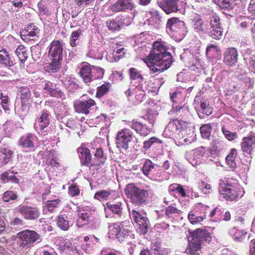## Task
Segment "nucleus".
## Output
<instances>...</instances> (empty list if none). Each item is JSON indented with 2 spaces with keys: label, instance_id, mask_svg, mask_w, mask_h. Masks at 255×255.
I'll return each instance as SVG.
<instances>
[{
  "label": "nucleus",
  "instance_id": "obj_48",
  "mask_svg": "<svg viewBox=\"0 0 255 255\" xmlns=\"http://www.w3.org/2000/svg\"><path fill=\"white\" fill-rule=\"evenodd\" d=\"M219 49L216 45L210 44L206 49V54L210 56H216L219 53Z\"/></svg>",
  "mask_w": 255,
  "mask_h": 255
},
{
  "label": "nucleus",
  "instance_id": "obj_12",
  "mask_svg": "<svg viewBox=\"0 0 255 255\" xmlns=\"http://www.w3.org/2000/svg\"><path fill=\"white\" fill-rule=\"evenodd\" d=\"M133 139L132 132L128 129H124L119 131L116 136V143L119 148H128V143Z\"/></svg>",
  "mask_w": 255,
  "mask_h": 255
},
{
  "label": "nucleus",
  "instance_id": "obj_30",
  "mask_svg": "<svg viewBox=\"0 0 255 255\" xmlns=\"http://www.w3.org/2000/svg\"><path fill=\"white\" fill-rule=\"evenodd\" d=\"M205 218V215L204 214L199 215L197 211H191L188 215L189 221L193 225L200 223Z\"/></svg>",
  "mask_w": 255,
  "mask_h": 255
},
{
  "label": "nucleus",
  "instance_id": "obj_4",
  "mask_svg": "<svg viewBox=\"0 0 255 255\" xmlns=\"http://www.w3.org/2000/svg\"><path fill=\"white\" fill-rule=\"evenodd\" d=\"M125 193L135 205L145 204L148 197L147 191L136 187L133 184H128L125 189Z\"/></svg>",
  "mask_w": 255,
  "mask_h": 255
},
{
  "label": "nucleus",
  "instance_id": "obj_19",
  "mask_svg": "<svg viewBox=\"0 0 255 255\" xmlns=\"http://www.w3.org/2000/svg\"><path fill=\"white\" fill-rule=\"evenodd\" d=\"M157 166L153 164L151 160L146 159L142 167L143 173L151 179H155L157 177L154 172L157 171Z\"/></svg>",
  "mask_w": 255,
  "mask_h": 255
},
{
  "label": "nucleus",
  "instance_id": "obj_25",
  "mask_svg": "<svg viewBox=\"0 0 255 255\" xmlns=\"http://www.w3.org/2000/svg\"><path fill=\"white\" fill-rule=\"evenodd\" d=\"M37 140L34 134L28 133L21 136L19 140V144L23 147H32L34 146V142Z\"/></svg>",
  "mask_w": 255,
  "mask_h": 255
},
{
  "label": "nucleus",
  "instance_id": "obj_50",
  "mask_svg": "<svg viewBox=\"0 0 255 255\" xmlns=\"http://www.w3.org/2000/svg\"><path fill=\"white\" fill-rule=\"evenodd\" d=\"M17 198V195L13 191H6L3 195L4 201L8 202L10 200H15Z\"/></svg>",
  "mask_w": 255,
  "mask_h": 255
},
{
  "label": "nucleus",
  "instance_id": "obj_54",
  "mask_svg": "<svg viewBox=\"0 0 255 255\" xmlns=\"http://www.w3.org/2000/svg\"><path fill=\"white\" fill-rule=\"evenodd\" d=\"M60 200L59 199L56 200L47 201L45 204L49 211H52L54 208L57 207L60 203Z\"/></svg>",
  "mask_w": 255,
  "mask_h": 255
},
{
  "label": "nucleus",
  "instance_id": "obj_15",
  "mask_svg": "<svg viewBox=\"0 0 255 255\" xmlns=\"http://www.w3.org/2000/svg\"><path fill=\"white\" fill-rule=\"evenodd\" d=\"M135 8V4L132 2L131 0H118L113 4L109 7V10L112 13L126 11L127 10H133Z\"/></svg>",
  "mask_w": 255,
  "mask_h": 255
},
{
  "label": "nucleus",
  "instance_id": "obj_33",
  "mask_svg": "<svg viewBox=\"0 0 255 255\" xmlns=\"http://www.w3.org/2000/svg\"><path fill=\"white\" fill-rule=\"evenodd\" d=\"M129 224L128 221H124L119 223V234L121 236V241H122L123 238H125L128 237L129 233Z\"/></svg>",
  "mask_w": 255,
  "mask_h": 255
},
{
  "label": "nucleus",
  "instance_id": "obj_17",
  "mask_svg": "<svg viewBox=\"0 0 255 255\" xmlns=\"http://www.w3.org/2000/svg\"><path fill=\"white\" fill-rule=\"evenodd\" d=\"M96 105L94 100L89 99L85 101H79L77 102L75 105V111L78 113H84L86 115L89 114V110Z\"/></svg>",
  "mask_w": 255,
  "mask_h": 255
},
{
  "label": "nucleus",
  "instance_id": "obj_27",
  "mask_svg": "<svg viewBox=\"0 0 255 255\" xmlns=\"http://www.w3.org/2000/svg\"><path fill=\"white\" fill-rule=\"evenodd\" d=\"M127 18V17H125L123 16L118 22L114 20L109 21L107 23V27L111 30H119L123 26L128 25L130 23L129 20L127 22L125 21Z\"/></svg>",
  "mask_w": 255,
  "mask_h": 255
},
{
  "label": "nucleus",
  "instance_id": "obj_58",
  "mask_svg": "<svg viewBox=\"0 0 255 255\" xmlns=\"http://www.w3.org/2000/svg\"><path fill=\"white\" fill-rule=\"evenodd\" d=\"M31 56L34 60H37L39 58L41 55V52L36 46L32 47L31 48Z\"/></svg>",
  "mask_w": 255,
  "mask_h": 255
},
{
  "label": "nucleus",
  "instance_id": "obj_56",
  "mask_svg": "<svg viewBox=\"0 0 255 255\" xmlns=\"http://www.w3.org/2000/svg\"><path fill=\"white\" fill-rule=\"evenodd\" d=\"M162 247L160 246V243L158 241H156L154 244H152L151 255H157V253H160Z\"/></svg>",
  "mask_w": 255,
  "mask_h": 255
},
{
  "label": "nucleus",
  "instance_id": "obj_47",
  "mask_svg": "<svg viewBox=\"0 0 255 255\" xmlns=\"http://www.w3.org/2000/svg\"><path fill=\"white\" fill-rule=\"evenodd\" d=\"M19 92L21 94V98L24 102H26L30 98L31 93L27 87H23L20 88Z\"/></svg>",
  "mask_w": 255,
  "mask_h": 255
},
{
  "label": "nucleus",
  "instance_id": "obj_42",
  "mask_svg": "<svg viewBox=\"0 0 255 255\" xmlns=\"http://www.w3.org/2000/svg\"><path fill=\"white\" fill-rule=\"evenodd\" d=\"M111 88V85L109 83H106L97 88L96 97L100 98L105 94L107 93Z\"/></svg>",
  "mask_w": 255,
  "mask_h": 255
},
{
  "label": "nucleus",
  "instance_id": "obj_3",
  "mask_svg": "<svg viewBox=\"0 0 255 255\" xmlns=\"http://www.w3.org/2000/svg\"><path fill=\"white\" fill-rule=\"evenodd\" d=\"M48 49V57L51 60L49 68L53 72H55L60 68L63 58V44L59 40H54Z\"/></svg>",
  "mask_w": 255,
  "mask_h": 255
},
{
  "label": "nucleus",
  "instance_id": "obj_10",
  "mask_svg": "<svg viewBox=\"0 0 255 255\" xmlns=\"http://www.w3.org/2000/svg\"><path fill=\"white\" fill-rule=\"evenodd\" d=\"M166 31L169 35L183 34L185 31L184 22L176 17L169 19L166 23Z\"/></svg>",
  "mask_w": 255,
  "mask_h": 255
},
{
  "label": "nucleus",
  "instance_id": "obj_32",
  "mask_svg": "<svg viewBox=\"0 0 255 255\" xmlns=\"http://www.w3.org/2000/svg\"><path fill=\"white\" fill-rule=\"evenodd\" d=\"M108 236L110 238H117L119 241H121V236L119 234V223L112 224L109 226Z\"/></svg>",
  "mask_w": 255,
  "mask_h": 255
},
{
  "label": "nucleus",
  "instance_id": "obj_38",
  "mask_svg": "<svg viewBox=\"0 0 255 255\" xmlns=\"http://www.w3.org/2000/svg\"><path fill=\"white\" fill-rule=\"evenodd\" d=\"M0 63L8 66L13 65V61L10 59L9 55L5 50L0 52Z\"/></svg>",
  "mask_w": 255,
  "mask_h": 255
},
{
  "label": "nucleus",
  "instance_id": "obj_34",
  "mask_svg": "<svg viewBox=\"0 0 255 255\" xmlns=\"http://www.w3.org/2000/svg\"><path fill=\"white\" fill-rule=\"evenodd\" d=\"M15 53L21 62H24L28 57V51L23 45H19L16 48Z\"/></svg>",
  "mask_w": 255,
  "mask_h": 255
},
{
  "label": "nucleus",
  "instance_id": "obj_63",
  "mask_svg": "<svg viewBox=\"0 0 255 255\" xmlns=\"http://www.w3.org/2000/svg\"><path fill=\"white\" fill-rule=\"evenodd\" d=\"M39 33V29H36V31L30 32L29 33L28 32H26L25 33H21V37L24 36H29V37L33 38L35 36H36L37 34Z\"/></svg>",
  "mask_w": 255,
  "mask_h": 255
},
{
  "label": "nucleus",
  "instance_id": "obj_14",
  "mask_svg": "<svg viewBox=\"0 0 255 255\" xmlns=\"http://www.w3.org/2000/svg\"><path fill=\"white\" fill-rule=\"evenodd\" d=\"M187 123L183 121L174 120L168 124L164 130V134L169 137L176 135V133L180 129L187 127Z\"/></svg>",
  "mask_w": 255,
  "mask_h": 255
},
{
  "label": "nucleus",
  "instance_id": "obj_21",
  "mask_svg": "<svg viewBox=\"0 0 255 255\" xmlns=\"http://www.w3.org/2000/svg\"><path fill=\"white\" fill-rule=\"evenodd\" d=\"M129 126L137 133L142 136H146L150 132V130L146 126L137 121L132 120L128 122Z\"/></svg>",
  "mask_w": 255,
  "mask_h": 255
},
{
  "label": "nucleus",
  "instance_id": "obj_35",
  "mask_svg": "<svg viewBox=\"0 0 255 255\" xmlns=\"http://www.w3.org/2000/svg\"><path fill=\"white\" fill-rule=\"evenodd\" d=\"M237 155V150L232 149L229 155L226 157V163L231 168H235L237 166L236 158Z\"/></svg>",
  "mask_w": 255,
  "mask_h": 255
},
{
  "label": "nucleus",
  "instance_id": "obj_13",
  "mask_svg": "<svg viewBox=\"0 0 255 255\" xmlns=\"http://www.w3.org/2000/svg\"><path fill=\"white\" fill-rule=\"evenodd\" d=\"M15 211L27 220H35L40 215L37 208L27 205H20L15 208Z\"/></svg>",
  "mask_w": 255,
  "mask_h": 255
},
{
  "label": "nucleus",
  "instance_id": "obj_53",
  "mask_svg": "<svg viewBox=\"0 0 255 255\" xmlns=\"http://www.w3.org/2000/svg\"><path fill=\"white\" fill-rule=\"evenodd\" d=\"M0 100H1V106L5 111H8L9 101L7 96H3L2 94H0Z\"/></svg>",
  "mask_w": 255,
  "mask_h": 255
},
{
  "label": "nucleus",
  "instance_id": "obj_60",
  "mask_svg": "<svg viewBox=\"0 0 255 255\" xmlns=\"http://www.w3.org/2000/svg\"><path fill=\"white\" fill-rule=\"evenodd\" d=\"M249 69L255 73V55H253L250 58Z\"/></svg>",
  "mask_w": 255,
  "mask_h": 255
},
{
  "label": "nucleus",
  "instance_id": "obj_20",
  "mask_svg": "<svg viewBox=\"0 0 255 255\" xmlns=\"http://www.w3.org/2000/svg\"><path fill=\"white\" fill-rule=\"evenodd\" d=\"M44 89L51 96L61 98L62 99L65 98L64 93L60 90L58 89L55 84L50 82H47L45 83Z\"/></svg>",
  "mask_w": 255,
  "mask_h": 255
},
{
  "label": "nucleus",
  "instance_id": "obj_5",
  "mask_svg": "<svg viewBox=\"0 0 255 255\" xmlns=\"http://www.w3.org/2000/svg\"><path fill=\"white\" fill-rule=\"evenodd\" d=\"M104 73V70L98 67L89 64L82 66L79 74L84 82L88 84L92 80L102 78Z\"/></svg>",
  "mask_w": 255,
  "mask_h": 255
},
{
  "label": "nucleus",
  "instance_id": "obj_62",
  "mask_svg": "<svg viewBox=\"0 0 255 255\" xmlns=\"http://www.w3.org/2000/svg\"><path fill=\"white\" fill-rule=\"evenodd\" d=\"M36 29H39L37 27V26H36L33 24H29L27 27L26 29H25L24 30H23L22 32V33H25L26 32H28V33H29V32H30L36 31Z\"/></svg>",
  "mask_w": 255,
  "mask_h": 255
},
{
  "label": "nucleus",
  "instance_id": "obj_18",
  "mask_svg": "<svg viewBox=\"0 0 255 255\" xmlns=\"http://www.w3.org/2000/svg\"><path fill=\"white\" fill-rule=\"evenodd\" d=\"M49 124V115L46 111H43L39 118L36 119L34 124V128L36 130H43L47 128Z\"/></svg>",
  "mask_w": 255,
  "mask_h": 255
},
{
  "label": "nucleus",
  "instance_id": "obj_55",
  "mask_svg": "<svg viewBox=\"0 0 255 255\" xmlns=\"http://www.w3.org/2000/svg\"><path fill=\"white\" fill-rule=\"evenodd\" d=\"M157 115L158 114L155 111L149 110L147 111L145 116L150 123H153L156 119Z\"/></svg>",
  "mask_w": 255,
  "mask_h": 255
},
{
  "label": "nucleus",
  "instance_id": "obj_16",
  "mask_svg": "<svg viewBox=\"0 0 255 255\" xmlns=\"http://www.w3.org/2000/svg\"><path fill=\"white\" fill-rule=\"evenodd\" d=\"M205 153L204 149L203 147L195 149L187 152L185 155L187 160L193 166H196L202 160V158Z\"/></svg>",
  "mask_w": 255,
  "mask_h": 255
},
{
  "label": "nucleus",
  "instance_id": "obj_6",
  "mask_svg": "<svg viewBox=\"0 0 255 255\" xmlns=\"http://www.w3.org/2000/svg\"><path fill=\"white\" fill-rule=\"evenodd\" d=\"M20 240V245L24 248H30L33 246L34 243H39L42 240L41 236L33 230H25L17 234Z\"/></svg>",
  "mask_w": 255,
  "mask_h": 255
},
{
  "label": "nucleus",
  "instance_id": "obj_43",
  "mask_svg": "<svg viewBox=\"0 0 255 255\" xmlns=\"http://www.w3.org/2000/svg\"><path fill=\"white\" fill-rule=\"evenodd\" d=\"M182 211L172 206L168 207L165 210V215L169 218H173L176 214H179Z\"/></svg>",
  "mask_w": 255,
  "mask_h": 255
},
{
  "label": "nucleus",
  "instance_id": "obj_40",
  "mask_svg": "<svg viewBox=\"0 0 255 255\" xmlns=\"http://www.w3.org/2000/svg\"><path fill=\"white\" fill-rule=\"evenodd\" d=\"M67 217L63 216H58L57 220V224L58 227L63 230L66 231L69 227V221L67 220Z\"/></svg>",
  "mask_w": 255,
  "mask_h": 255
},
{
  "label": "nucleus",
  "instance_id": "obj_59",
  "mask_svg": "<svg viewBox=\"0 0 255 255\" xmlns=\"http://www.w3.org/2000/svg\"><path fill=\"white\" fill-rule=\"evenodd\" d=\"M69 192L72 196H75L79 194V189L76 185H72L69 188Z\"/></svg>",
  "mask_w": 255,
  "mask_h": 255
},
{
  "label": "nucleus",
  "instance_id": "obj_9",
  "mask_svg": "<svg viewBox=\"0 0 255 255\" xmlns=\"http://www.w3.org/2000/svg\"><path fill=\"white\" fill-rule=\"evenodd\" d=\"M209 29V36L213 39L218 40L222 38L223 36V28L221 25L220 19L216 15L210 17Z\"/></svg>",
  "mask_w": 255,
  "mask_h": 255
},
{
  "label": "nucleus",
  "instance_id": "obj_49",
  "mask_svg": "<svg viewBox=\"0 0 255 255\" xmlns=\"http://www.w3.org/2000/svg\"><path fill=\"white\" fill-rule=\"evenodd\" d=\"M81 34V30L78 29L72 32L70 39V43L71 46L74 47L77 45L76 41Z\"/></svg>",
  "mask_w": 255,
  "mask_h": 255
},
{
  "label": "nucleus",
  "instance_id": "obj_44",
  "mask_svg": "<svg viewBox=\"0 0 255 255\" xmlns=\"http://www.w3.org/2000/svg\"><path fill=\"white\" fill-rule=\"evenodd\" d=\"M211 130V126L210 124L204 125L200 128V132L202 137L204 138H207L209 137Z\"/></svg>",
  "mask_w": 255,
  "mask_h": 255
},
{
  "label": "nucleus",
  "instance_id": "obj_22",
  "mask_svg": "<svg viewBox=\"0 0 255 255\" xmlns=\"http://www.w3.org/2000/svg\"><path fill=\"white\" fill-rule=\"evenodd\" d=\"M107 209L109 210L114 214L118 217H121L123 210L125 207V204L123 202H109L106 204Z\"/></svg>",
  "mask_w": 255,
  "mask_h": 255
},
{
  "label": "nucleus",
  "instance_id": "obj_11",
  "mask_svg": "<svg viewBox=\"0 0 255 255\" xmlns=\"http://www.w3.org/2000/svg\"><path fill=\"white\" fill-rule=\"evenodd\" d=\"M131 219L138 226L140 232L142 234H146L149 229V221L145 214H142L135 210H133L130 213Z\"/></svg>",
  "mask_w": 255,
  "mask_h": 255
},
{
  "label": "nucleus",
  "instance_id": "obj_39",
  "mask_svg": "<svg viewBox=\"0 0 255 255\" xmlns=\"http://www.w3.org/2000/svg\"><path fill=\"white\" fill-rule=\"evenodd\" d=\"M214 1L222 8L232 9L234 6L233 0H214Z\"/></svg>",
  "mask_w": 255,
  "mask_h": 255
},
{
  "label": "nucleus",
  "instance_id": "obj_24",
  "mask_svg": "<svg viewBox=\"0 0 255 255\" xmlns=\"http://www.w3.org/2000/svg\"><path fill=\"white\" fill-rule=\"evenodd\" d=\"M77 152L81 160V164L83 165H88L91 161L89 149L86 147L81 146L78 148Z\"/></svg>",
  "mask_w": 255,
  "mask_h": 255
},
{
  "label": "nucleus",
  "instance_id": "obj_57",
  "mask_svg": "<svg viewBox=\"0 0 255 255\" xmlns=\"http://www.w3.org/2000/svg\"><path fill=\"white\" fill-rule=\"evenodd\" d=\"M0 152L4 155L3 157L4 158V163H7L8 161V158L13 154V151L9 149L3 148L0 149Z\"/></svg>",
  "mask_w": 255,
  "mask_h": 255
},
{
  "label": "nucleus",
  "instance_id": "obj_31",
  "mask_svg": "<svg viewBox=\"0 0 255 255\" xmlns=\"http://www.w3.org/2000/svg\"><path fill=\"white\" fill-rule=\"evenodd\" d=\"M198 111L206 115H210L212 113V109L210 107L207 100L202 99L200 101V106L197 108Z\"/></svg>",
  "mask_w": 255,
  "mask_h": 255
},
{
  "label": "nucleus",
  "instance_id": "obj_8",
  "mask_svg": "<svg viewBox=\"0 0 255 255\" xmlns=\"http://www.w3.org/2000/svg\"><path fill=\"white\" fill-rule=\"evenodd\" d=\"M219 192L221 196L228 201H233L239 196L238 188L229 184L227 180H220Z\"/></svg>",
  "mask_w": 255,
  "mask_h": 255
},
{
  "label": "nucleus",
  "instance_id": "obj_1",
  "mask_svg": "<svg viewBox=\"0 0 255 255\" xmlns=\"http://www.w3.org/2000/svg\"><path fill=\"white\" fill-rule=\"evenodd\" d=\"M144 62L153 73H160L170 67L172 58L164 43L157 41L153 43V48Z\"/></svg>",
  "mask_w": 255,
  "mask_h": 255
},
{
  "label": "nucleus",
  "instance_id": "obj_7",
  "mask_svg": "<svg viewBox=\"0 0 255 255\" xmlns=\"http://www.w3.org/2000/svg\"><path fill=\"white\" fill-rule=\"evenodd\" d=\"M159 6L167 13L182 12L185 7L186 3L180 0H157Z\"/></svg>",
  "mask_w": 255,
  "mask_h": 255
},
{
  "label": "nucleus",
  "instance_id": "obj_26",
  "mask_svg": "<svg viewBox=\"0 0 255 255\" xmlns=\"http://www.w3.org/2000/svg\"><path fill=\"white\" fill-rule=\"evenodd\" d=\"M183 98L182 93L180 91H176L170 94V99L172 100L173 104L172 105V110L177 112L183 109V107H179L176 104L181 102Z\"/></svg>",
  "mask_w": 255,
  "mask_h": 255
},
{
  "label": "nucleus",
  "instance_id": "obj_61",
  "mask_svg": "<svg viewBox=\"0 0 255 255\" xmlns=\"http://www.w3.org/2000/svg\"><path fill=\"white\" fill-rule=\"evenodd\" d=\"M82 249L85 251L87 254H91L93 251V247L90 244H85L81 246Z\"/></svg>",
  "mask_w": 255,
  "mask_h": 255
},
{
  "label": "nucleus",
  "instance_id": "obj_51",
  "mask_svg": "<svg viewBox=\"0 0 255 255\" xmlns=\"http://www.w3.org/2000/svg\"><path fill=\"white\" fill-rule=\"evenodd\" d=\"M222 131L229 140H233L237 138V134L236 132L229 131L225 126L222 127Z\"/></svg>",
  "mask_w": 255,
  "mask_h": 255
},
{
  "label": "nucleus",
  "instance_id": "obj_46",
  "mask_svg": "<svg viewBox=\"0 0 255 255\" xmlns=\"http://www.w3.org/2000/svg\"><path fill=\"white\" fill-rule=\"evenodd\" d=\"M199 188L204 194H209L211 192L212 188L210 184L204 181H201L199 183Z\"/></svg>",
  "mask_w": 255,
  "mask_h": 255
},
{
  "label": "nucleus",
  "instance_id": "obj_37",
  "mask_svg": "<svg viewBox=\"0 0 255 255\" xmlns=\"http://www.w3.org/2000/svg\"><path fill=\"white\" fill-rule=\"evenodd\" d=\"M162 143V141L161 140L153 136L143 142V149L145 150H147L150 148L152 145L159 144Z\"/></svg>",
  "mask_w": 255,
  "mask_h": 255
},
{
  "label": "nucleus",
  "instance_id": "obj_29",
  "mask_svg": "<svg viewBox=\"0 0 255 255\" xmlns=\"http://www.w3.org/2000/svg\"><path fill=\"white\" fill-rule=\"evenodd\" d=\"M79 219L77 221V225L79 227H82L83 225L87 224L91 220V214L83 209H79L78 211Z\"/></svg>",
  "mask_w": 255,
  "mask_h": 255
},
{
  "label": "nucleus",
  "instance_id": "obj_36",
  "mask_svg": "<svg viewBox=\"0 0 255 255\" xmlns=\"http://www.w3.org/2000/svg\"><path fill=\"white\" fill-rule=\"evenodd\" d=\"M194 29L198 32H208L209 33V28L205 26L202 20L199 18L194 21L193 24Z\"/></svg>",
  "mask_w": 255,
  "mask_h": 255
},
{
  "label": "nucleus",
  "instance_id": "obj_52",
  "mask_svg": "<svg viewBox=\"0 0 255 255\" xmlns=\"http://www.w3.org/2000/svg\"><path fill=\"white\" fill-rule=\"evenodd\" d=\"M38 7L39 12L41 15H47L50 14V12L48 8L46 5V3L44 1H41L38 3Z\"/></svg>",
  "mask_w": 255,
  "mask_h": 255
},
{
  "label": "nucleus",
  "instance_id": "obj_2",
  "mask_svg": "<svg viewBox=\"0 0 255 255\" xmlns=\"http://www.w3.org/2000/svg\"><path fill=\"white\" fill-rule=\"evenodd\" d=\"M211 236L205 230L198 229L188 237V247L186 252L190 255H199L204 242H209Z\"/></svg>",
  "mask_w": 255,
  "mask_h": 255
},
{
  "label": "nucleus",
  "instance_id": "obj_41",
  "mask_svg": "<svg viewBox=\"0 0 255 255\" xmlns=\"http://www.w3.org/2000/svg\"><path fill=\"white\" fill-rule=\"evenodd\" d=\"M129 74L130 79L132 80H137L138 82H141L143 80L141 74L136 68H131L129 70Z\"/></svg>",
  "mask_w": 255,
  "mask_h": 255
},
{
  "label": "nucleus",
  "instance_id": "obj_64",
  "mask_svg": "<svg viewBox=\"0 0 255 255\" xmlns=\"http://www.w3.org/2000/svg\"><path fill=\"white\" fill-rule=\"evenodd\" d=\"M246 234L247 233L243 232L242 231H241L240 234H238V233H235L234 238L236 241H241Z\"/></svg>",
  "mask_w": 255,
  "mask_h": 255
},
{
  "label": "nucleus",
  "instance_id": "obj_28",
  "mask_svg": "<svg viewBox=\"0 0 255 255\" xmlns=\"http://www.w3.org/2000/svg\"><path fill=\"white\" fill-rule=\"evenodd\" d=\"M242 148L244 151L249 152L253 149V146L255 142V134L253 133L243 139Z\"/></svg>",
  "mask_w": 255,
  "mask_h": 255
},
{
  "label": "nucleus",
  "instance_id": "obj_23",
  "mask_svg": "<svg viewBox=\"0 0 255 255\" xmlns=\"http://www.w3.org/2000/svg\"><path fill=\"white\" fill-rule=\"evenodd\" d=\"M238 55L237 51L235 48H229L224 54V61L228 65L232 66L237 62Z\"/></svg>",
  "mask_w": 255,
  "mask_h": 255
},
{
  "label": "nucleus",
  "instance_id": "obj_45",
  "mask_svg": "<svg viewBox=\"0 0 255 255\" xmlns=\"http://www.w3.org/2000/svg\"><path fill=\"white\" fill-rule=\"evenodd\" d=\"M111 192L107 190H101L97 192L94 195V198L101 200V199L107 200L108 197L111 195Z\"/></svg>",
  "mask_w": 255,
  "mask_h": 255
}]
</instances>
